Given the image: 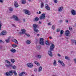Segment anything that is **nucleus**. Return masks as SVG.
<instances>
[{
  "instance_id": "obj_36",
  "label": "nucleus",
  "mask_w": 76,
  "mask_h": 76,
  "mask_svg": "<svg viewBox=\"0 0 76 76\" xmlns=\"http://www.w3.org/2000/svg\"><path fill=\"white\" fill-rule=\"evenodd\" d=\"M52 29H53V30H54L55 29V27L54 25L52 26Z\"/></svg>"
},
{
  "instance_id": "obj_11",
  "label": "nucleus",
  "mask_w": 76,
  "mask_h": 76,
  "mask_svg": "<svg viewBox=\"0 0 76 76\" xmlns=\"http://www.w3.org/2000/svg\"><path fill=\"white\" fill-rule=\"evenodd\" d=\"M69 33L70 32L69 30H66V33H65V35L66 36H69Z\"/></svg>"
},
{
  "instance_id": "obj_23",
  "label": "nucleus",
  "mask_w": 76,
  "mask_h": 76,
  "mask_svg": "<svg viewBox=\"0 0 76 76\" xmlns=\"http://www.w3.org/2000/svg\"><path fill=\"white\" fill-rule=\"evenodd\" d=\"M21 3L22 4H25L26 3V0H21Z\"/></svg>"
},
{
  "instance_id": "obj_37",
  "label": "nucleus",
  "mask_w": 76,
  "mask_h": 76,
  "mask_svg": "<svg viewBox=\"0 0 76 76\" xmlns=\"http://www.w3.org/2000/svg\"><path fill=\"white\" fill-rule=\"evenodd\" d=\"M69 30L70 31H72V29H73L72 28L71 26H70L69 28Z\"/></svg>"
},
{
  "instance_id": "obj_26",
  "label": "nucleus",
  "mask_w": 76,
  "mask_h": 76,
  "mask_svg": "<svg viewBox=\"0 0 76 76\" xmlns=\"http://www.w3.org/2000/svg\"><path fill=\"white\" fill-rule=\"evenodd\" d=\"M45 44H46V45H50V43H49V42H48L47 41H46Z\"/></svg>"
},
{
  "instance_id": "obj_32",
  "label": "nucleus",
  "mask_w": 76,
  "mask_h": 76,
  "mask_svg": "<svg viewBox=\"0 0 76 76\" xmlns=\"http://www.w3.org/2000/svg\"><path fill=\"white\" fill-rule=\"evenodd\" d=\"M63 33H64V31L63 30H61L60 32V34L61 35H63Z\"/></svg>"
},
{
  "instance_id": "obj_47",
  "label": "nucleus",
  "mask_w": 76,
  "mask_h": 76,
  "mask_svg": "<svg viewBox=\"0 0 76 76\" xmlns=\"http://www.w3.org/2000/svg\"><path fill=\"white\" fill-rule=\"evenodd\" d=\"M25 34H25V35H27V37H30V35H29V34H26V33H25Z\"/></svg>"
},
{
  "instance_id": "obj_20",
  "label": "nucleus",
  "mask_w": 76,
  "mask_h": 76,
  "mask_svg": "<svg viewBox=\"0 0 76 76\" xmlns=\"http://www.w3.org/2000/svg\"><path fill=\"white\" fill-rule=\"evenodd\" d=\"M13 71H10L9 72V74L10 75V76H12L13 75Z\"/></svg>"
},
{
  "instance_id": "obj_2",
  "label": "nucleus",
  "mask_w": 76,
  "mask_h": 76,
  "mask_svg": "<svg viewBox=\"0 0 76 76\" xmlns=\"http://www.w3.org/2000/svg\"><path fill=\"white\" fill-rule=\"evenodd\" d=\"M37 26L38 25H36L35 24H34L33 25L34 31V32H36L37 33H38V32H39V30L38 29H37Z\"/></svg>"
},
{
  "instance_id": "obj_40",
  "label": "nucleus",
  "mask_w": 76,
  "mask_h": 76,
  "mask_svg": "<svg viewBox=\"0 0 76 76\" xmlns=\"http://www.w3.org/2000/svg\"><path fill=\"white\" fill-rule=\"evenodd\" d=\"M21 31L22 32H26V30L23 29H22Z\"/></svg>"
},
{
  "instance_id": "obj_19",
  "label": "nucleus",
  "mask_w": 76,
  "mask_h": 76,
  "mask_svg": "<svg viewBox=\"0 0 76 76\" xmlns=\"http://www.w3.org/2000/svg\"><path fill=\"white\" fill-rule=\"evenodd\" d=\"M2 35H6V31H3L2 32Z\"/></svg>"
},
{
  "instance_id": "obj_51",
  "label": "nucleus",
  "mask_w": 76,
  "mask_h": 76,
  "mask_svg": "<svg viewBox=\"0 0 76 76\" xmlns=\"http://www.w3.org/2000/svg\"><path fill=\"white\" fill-rule=\"evenodd\" d=\"M1 24H0V31L1 30Z\"/></svg>"
},
{
  "instance_id": "obj_25",
  "label": "nucleus",
  "mask_w": 76,
  "mask_h": 76,
  "mask_svg": "<svg viewBox=\"0 0 76 76\" xmlns=\"http://www.w3.org/2000/svg\"><path fill=\"white\" fill-rule=\"evenodd\" d=\"M44 3L43 2H42L41 3V9H42L43 8V7H44Z\"/></svg>"
},
{
  "instance_id": "obj_41",
  "label": "nucleus",
  "mask_w": 76,
  "mask_h": 76,
  "mask_svg": "<svg viewBox=\"0 0 76 76\" xmlns=\"http://www.w3.org/2000/svg\"><path fill=\"white\" fill-rule=\"evenodd\" d=\"M72 41L74 43H76V41L75 40H72Z\"/></svg>"
},
{
  "instance_id": "obj_64",
  "label": "nucleus",
  "mask_w": 76,
  "mask_h": 76,
  "mask_svg": "<svg viewBox=\"0 0 76 76\" xmlns=\"http://www.w3.org/2000/svg\"><path fill=\"white\" fill-rule=\"evenodd\" d=\"M10 66H12V65H10Z\"/></svg>"
},
{
  "instance_id": "obj_9",
  "label": "nucleus",
  "mask_w": 76,
  "mask_h": 76,
  "mask_svg": "<svg viewBox=\"0 0 76 76\" xmlns=\"http://www.w3.org/2000/svg\"><path fill=\"white\" fill-rule=\"evenodd\" d=\"M45 7L46 10H50V8L48 7V4H46Z\"/></svg>"
},
{
  "instance_id": "obj_62",
  "label": "nucleus",
  "mask_w": 76,
  "mask_h": 76,
  "mask_svg": "<svg viewBox=\"0 0 76 76\" xmlns=\"http://www.w3.org/2000/svg\"><path fill=\"white\" fill-rule=\"evenodd\" d=\"M8 64H10V63L9 61H8Z\"/></svg>"
},
{
  "instance_id": "obj_33",
  "label": "nucleus",
  "mask_w": 76,
  "mask_h": 76,
  "mask_svg": "<svg viewBox=\"0 0 76 76\" xmlns=\"http://www.w3.org/2000/svg\"><path fill=\"white\" fill-rule=\"evenodd\" d=\"M19 34H20V35H22V34H26L25 32H20Z\"/></svg>"
},
{
  "instance_id": "obj_49",
  "label": "nucleus",
  "mask_w": 76,
  "mask_h": 76,
  "mask_svg": "<svg viewBox=\"0 0 76 76\" xmlns=\"http://www.w3.org/2000/svg\"><path fill=\"white\" fill-rule=\"evenodd\" d=\"M7 67H10V65H7Z\"/></svg>"
},
{
  "instance_id": "obj_63",
  "label": "nucleus",
  "mask_w": 76,
  "mask_h": 76,
  "mask_svg": "<svg viewBox=\"0 0 76 76\" xmlns=\"http://www.w3.org/2000/svg\"><path fill=\"white\" fill-rule=\"evenodd\" d=\"M29 1L31 2V0H28Z\"/></svg>"
},
{
  "instance_id": "obj_17",
  "label": "nucleus",
  "mask_w": 76,
  "mask_h": 76,
  "mask_svg": "<svg viewBox=\"0 0 76 76\" xmlns=\"http://www.w3.org/2000/svg\"><path fill=\"white\" fill-rule=\"evenodd\" d=\"M34 63H35V64L37 65V66H40V64L37 61H35L34 62Z\"/></svg>"
},
{
  "instance_id": "obj_10",
  "label": "nucleus",
  "mask_w": 76,
  "mask_h": 76,
  "mask_svg": "<svg viewBox=\"0 0 76 76\" xmlns=\"http://www.w3.org/2000/svg\"><path fill=\"white\" fill-rule=\"evenodd\" d=\"M24 13H25V14L26 15H29V11L26 10H24Z\"/></svg>"
},
{
  "instance_id": "obj_58",
  "label": "nucleus",
  "mask_w": 76,
  "mask_h": 76,
  "mask_svg": "<svg viewBox=\"0 0 76 76\" xmlns=\"http://www.w3.org/2000/svg\"><path fill=\"white\" fill-rule=\"evenodd\" d=\"M23 20L24 22H25V19H23Z\"/></svg>"
},
{
  "instance_id": "obj_8",
  "label": "nucleus",
  "mask_w": 76,
  "mask_h": 76,
  "mask_svg": "<svg viewBox=\"0 0 76 76\" xmlns=\"http://www.w3.org/2000/svg\"><path fill=\"white\" fill-rule=\"evenodd\" d=\"M58 63H60L61 65H62L63 66H65V65L64 64V63H63V62L62 61H61L60 60H58Z\"/></svg>"
},
{
  "instance_id": "obj_6",
  "label": "nucleus",
  "mask_w": 76,
  "mask_h": 76,
  "mask_svg": "<svg viewBox=\"0 0 76 76\" xmlns=\"http://www.w3.org/2000/svg\"><path fill=\"white\" fill-rule=\"evenodd\" d=\"M12 18H13V19H14V20H16V21H18V20H19V19H18V18L17 17V16L15 15H13L12 17Z\"/></svg>"
},
{
  "instance_id": "obj_31",
  "label": "nucleus",
  "mask_w": 76,
  "mask_h": 76,
  "mask_svg": "<svg viewBox=\"0 0 76 76\" xmlns=\"http://www.w3.org/2000/svg\"><path fill=\"white\" fill-rule=\"evenodd\" d=\"M36 48H37V49H39V50L40 48H41V46H37L36 47Z\"/></svg>"
},
{
  "instance_id": "obj_12",
  "label": "nucleus",
  "mask_w": 76,
  "mask_h": 76,
  "mask_svg": "<svg viewBox=\"0 0 76 76\" xmlns=\"http://www.w3.org/2000/svg\"><path fill=\"white\" fill-rule=\"evenodd\" d=\"M71 13L73 15H76V12L75 11L73 10H72L71 11Z\"/></svg>"
},
{
  "instance_id": "obj_29",
  "label": "nucleus",
  "mask_w": 76,
  "mask_h": 76,
  "mask_svg": "<svg viewBox=\"0 0 76 76\" xmlns=\"http://www.w3.org/2000/svg\"><path fill=\"white\" fill-rule=\"evenodd\" d=\"M53 65H54V66H56V60L54 61V62L53 63Z\"/></svg>"
},
{
  "instance_id": "obj_21",
  "label": "nucleus",
  "mask_w": 76,
  "mask_h": 76,
  "mask_svg": "<svg viewBox=\"0 0 76 76\" xmlns=\"http://www.w3.org/2000/svg\"><path fill=\"white\" fill-rule=\"evenodd\" d=\"M4 75L6 76H10L9 74V72H7L6 73H4Z\"/></svg>"
},
{
  "instance_id": "obj_34",
  "label": "nucleus",
  "mask_w": 76,
  "mask_h": 76,
  "mask_svg": "<svg viewBox=\"0 0 76 76\" xmlns=\"http://www.w3.org/2000/svg\"><path fill=\"white\" fill-rule=\"evenodd\" d=\"M12 69H16V66L15 65L13 66H12Z\"/></svg>"
},
{
  "instance_id": "obj_1",
  "label": "nucleus",
  "mask_w": 76,
  "mask_h": 76,
  "mask_svg": "<svg viewBox=\"0 0 76 76\" xmlns=\"http://www.w3.org/2000/svg\"><path fill=\"white\" fill-rule=\"evenodd\" d=\"M54 47H55V46L54 44L51 45L50 47V50L48 51V54L50 57H53V53H52L51 51H53Z\"/></svg>"
},
{
  "instance_id": "obj_48",
  "label": "nucleus",
  "mask_w": 76,
  "mask_h": 76,
  "mask_svg": "<svg viewBox=\"0 0 76 76\" xmlns=\"http://www.w3.org/2000/svg\"><path fill=\"white\" fill-rule=\"evenodd\" d=\"M3 1H4V0H0V3H3Z\"/></svg>"
},
{
  "instance_id": "obj_15",
  "label": "nucleus",
  "mask_w": 76,
  "mask_h": 76,
  "mask_svg": "<svg viewBox=\"0 0 76 76\" xmlns=\"http://www.w3.org/2000/svg\"><path fill=\"white\" fill-rule=\"evenodd\" d=\"M26 73V72H22L21 73H20L19 74V76H23L22 75H25Z\"/></svg>"
},
{
  "instance_id": "obj_52",
  "label": "nucleus",
  "mask_w": 76,
  "mask_h": 76,
  "mask_svg": "<svg viewBox=\"0 0 76 76\" xmlns=\"http://www.w3.org/2000/svg\"><path fill=\"white\" fill-rule=\"evenodd\" d=\"M6 62L7 63H8V62L9 61L7 60H5Z\"/></svg>"
},
{
  "instance_id": "obj_39",
  "label": "nucleus",
  "mask_w": 76,
  "mask_h": 76,
  "mask_svg": "<svg viewBox=\"0 0 76 76\" xmlns=\"http://www.w3.org/2000/svg\"><path fill=\"white\" fill-rule=\"evenodd\" d=\"M60 29L59 28H58L56 31L57 32H60Z\"/></svg>"
},
{
  "instance_id": "obj_38",
  "label": "nucleus",
  "mask_w": 76,
  "mask_h": 76,
  "mask_svg": "<svg viewBox=\"0 0 76 76\" xmlns=\"http://www.w3.org/2000/svg\"><path fill=\"white\" fill-rule=\"evenodd\" d=\"M11 61L12 63H14L15 62V59H12Z\"/></svg>"
},
{
  "instance_id": "obj_4",
  "label": "nucleus",
  "mask_w": 76,
  "mask_h": 76,
  "mask_svg": "<svg viewBox=\"0 0 76 76\" xmlns=\"http://www.w3.org/2000/svg\"><path fill=\"white\" fill-rule=\"evenodd\" d=\"M26 66L28 67H30V68H32L34 67V64L32 63H28L26 64Z\"/></svg>"
},
{
  "instance_id": "obj_61",
  "label": "nucleus",
  "mask_w": 76,
  "mask_h": 76,
  "mask_svg": "<svg viewBox=\"0 0 76 76\" xmlns=\"http://www.w3.org/2000/svg\"><path fill=\"white\" fill-rule=\"evenodd\" d=\"M37 36H38V37H39V34H38L37 35Z\"/></svg>"
},
{
  "instance_id": "obj_5",
  "label": "nucleus",
  "mask_w": 76,
  "mask_h": 76,
  "mask_svg": "<svg viewBox=\"0 0 76 76\" xmlns=\"http://www.w3.org/2000/svg\"><path fill=\"white\" fill-rule=\"evenodd\" d=\"M45 14H43L41 15V16L39 17V18L40 19H45Z\"/></svg>"
},
{
  "instance_id": "obj_43",
  "label": "nucleus",
  "mask_w": 76,
  "mask_h": 76,
  "mask_svg": "<svg viewBox=\"0 0 76 76\" xmlns=\"http://www.w3.org/2000/svg\"><path fill=\"white\" fill-rule=\"evenodd\" d=\"M34 70L35 72H37V69L35 68L34 69Z\"/></svg>"
},
{
  "instance_id": "obj_42",
  "label": "nucleus",
  "mask_w": 76,
  "mask_h": 76,
  "mask_svg": "<svg viewBox=\"0 0 76 76\" xmlns=\"http://www.w3.org/2000/svg\"><path fill=\"white\" fill-rule=\"evenodd\" d=\"M12 47H17V45H13Z\"/></svg>"
},
{
  "instance_id": "obj_27",
  "label": "nucleus",
  "mask_w": 76,
  "mask_h": 76,
  "mask_svg": "<svg viewBox=\"0 0 76 76\" xmlns=\"http://www.w3.org/2000/svg\"><path fill=\"white\" fill-rule=\"evenodd\" d=\"M12 72L14 74L15 76L17 75V73H16V71H13Z\"/></svg>"
},
{
  "instance_id": "obj_56",
  "label": "nucleus",
  "mask_w": 76,
  "mask_h": 76,
  "mask_svg": "<svg viewBox=\"0 0 76 76\" xmlns=\"http://www.w3.org/2000/svg\"><path fill=\"white\" fill-rule=\"evenodd\" d=\"M41 11H39V14H41Z\"/></svg>"
},
{
  "instance_id": "obj_35",
  "label": "nucleus",
  "mask_w": 76,
  "mask_h": 76,
  "mask_svg": "<svg viewBox=\"0 0 76 76\" xmlns=\"http://www.w3.org/2000/svg\"><path fill=\"white\" fill-rule=\"evenodd\" d=\"M26 42L27 44H31V43L30 41H29V40H27Z\"/></svg>"
},
{
  "instance_id": "obj_13",
  "label": "nucleus",
  "mask_w": 76,
  "mask_h": 76,
  "mask_svg": "<svg viewBox=\"0 0 76 76\" xmlns=\"http://www.w3.org/2000/svg\"><path fill=\"white\" fill-rule=\"evenodd\" d=\"M10 37H9L7 39L5 40V41L7 42V43H9L10 42Z\"/></svg>"
},
{
  "instance_id": "obj_18",
  "label": "nucleus",
  "mask_w": 76,
  "mask_h": 76,
  "mask_svg": "<svg viewBox=\"0 0 76 76\" xmlns=\"http://www.w3.org/2000/svg\"><path fill=\"white\" fill-rule=\"evenodd\" d=\"M63 7H61L58 8V12H61L63 10Z\"/></svg>"
},
{
  "instance_id": "obj_3",
  "label": "nucleus",
  "mask_w": 76,
  "mask_h": 76,
  "mask_svg": "<svg viewBox=\"0 0 76 76\" xmlns=\"http://www.w3.org/2000/svg\"><path fill=\"white\" fill-rule=\"evenodd\" d=\"M39 43L40 44H41V45H44V42L43 38H40V40Z\"/></svg>"
},
{
  "instance_id": "obj_59",
  "label": "nucleus",
  "mask_w": 76,
  "mask_h": 76,
  "mask_svg": "<svg viewBox=\"0 0 76 76\" xmlns=\"http://www.w3.org/2000/svg\"><path fill=\"white\" fill-rule=\"evenodd\" d=\"M49 38H50V39H52V37L50 36L49 37Z\"/></svg>"
},
{
  "instance_id": "obj_28",
  "label": "nucleus",
  "mask_w": 76,
  "mask_h": 76,
  "mask_svg": "<svg viewBox=\"0 0 76 76\" xmlns=\"http://www.w3.org/2000/svg\"><path fill=\"white\" fill-rule=\"evenodd\" d=\"M37 58L40 59L41 58V56L40 55H38L37 56Z\"/></svg>"
},
{
  "instance_id": "obj_55",
  "label": "nucleus",
  "mask_w": 76,
  "mask_h": 76,
  "mask_svg": "<svg viewBox=\"0 0 76 76\" xmlns=\"http://www.w3.org/2000/svg\"><path fill=\"white\" fill-rule=\"evenodd\" d=\"M65 22H66V23H67V22H68V20H65Z\"/></svg>"
},
{
  "instance_id": "obj_14",
  "label": "nucleus",
  "mask_w": 76,
  "mask_h": 76,
  "mask_svg": "<svg viewBox=\"0 0 76 76\" xmlns=\"http://www.w3.org/2000/svg\"><path fill=\"white\" fill-rule=\"evenodd\" d=\"M10 51L12 52V53H16V50L13 48H12L11 49Z\"/></svg>"
},
{
  "instance_id": "obj_24",
  "label": "nucleus",
  "mask_w": 76,
  "mask_h": 76,
  "mask_svg": "<svg viewBox=\"0 0 76 76\" xmlns=\"http://www.w3.org/2000/svg\"><path fill=\"white\" fill-rule=\"evenodd\" d=\"M39 20V18L38 17H36L35 19L34 20V21L35 22H37Z\"/></svg>"
},
{
  "instance_id": "obj_22",
  "label": "nucleus",
  "mask_w": 76,
  "mask_h": 76,
  "mask_svg": "<svg viewBox=\"0 0 76 76\" xmlns=\"http://www.w3.org/2000/svg\"><path fill=\"white\" fill-rule=\"evenodd\" d=\"M42 71V66H40L38 69V72H41Z\"/></svg>"
},
{
  "instance_id": "obj_7",
  "label": "nucleus",
  "mask_w": 76,
  "mask_h": 76,
  "mask_svg": "<svg viewBox=\"0 0 76 76\" xmlns=\"http://www.w3.org/2000/svg\"><path fill=\"white\" fill-rule=\"evenodd\" d=\"M14 4L15 7H19V5H18V3L16 1H15L14 2Z\"/></svg>"
},
{
  "instance_id": "obj_44",
  "label": "nucleus",
  "mask_w": 76,
  "mask_h": 76,
  "mask_svg": "<svg viewBox=\"0 0 76 76\" xmlns=\"http://www.w3.org/2000/svg\"><path fill=\"white\" fill-rule=\"evenodd\" d=\"M65 59H66V60H68L69 59V58L67 56H66L65 57Z\"/></svg>"
},
{
  "instance_id": "obj_60",
  "label": "nucleus",
  "mask_w": 76,
  "mask_h": 76,
  "mask_svg": "<svg viewBox=\"0 0 76 76\" xmlns=\"http://www.w3.org/2000/svg\"><path fill=\"white\" fill-rule=\"evenodd\" d=\"M63 22V20H60V22Z\"/></svg>"
},
{
  "instance_id": "obj_45",
  "label": "nucleus",
  "mask_w": 76,
  "mask_h": 76,
  "mask_svg": "<svg viewBox=\"0 0 76 76\" xmlns=\"http://www.w3.org/2000/svg\"><path fill=\"white\" fill-rule=\"evenodd\" d=\"M48 25H49V26H50V25H51V23H48Z\"/></svg>"
},
{
  "instance_id": "obj_46",
  "label": "nucleus",
  "mask_w": 76,
  "mask_h": 76,
  "mask_svg": "<svg viewBox=\"0 0 76 76\" xmlns=\"http://www.w3.org/2000/svg\"><path fill=\"white\" fill-rule=\"evenodd\" d=\"M54 1L55 3H56L57 2V0H54Z\"/></svg>"
},
{
  "instance_id": "obj_16",
  "label": "nucleus",
  "mask_w": 76,
  "mask_h": 76,
  "mask_svg": "<svg viewBox=\"0 0 76 76\" xmlns=\"http://www.w3.org/2000/svg\"><path fill=\"white\" fill-rule=\"evenodd\" d=\"M12 41H13V42H14L16 43V44H18V41H17V40L15 39H13L12 40Z\"/></svg>"
},
{
  "instance_id": "obj_50",
  "label": "nucleus",
  "mask_w": 76,
  "mask_h": 76,
  "mask_svg": "<svg viewBox=\"0 0 76 76\" xmlns=\"http://www.w3.org/2000/svg\"><path fill=\"white\" fill-rule=\"evenodd\" d=\"M1 42H3V41L2 40H0V43H1Z\"/></svg>"
},
{
  "instance_id": "obj_57",
  "label": "nucleus",
  "mask_w": 76,
  "mask_h": 76,
  "mask_svg": "<svg viewBox=\"0 0 76 76\" xmlns=\"http://www.w3.org/2000/svg\"><path fill=\"white\" fill-rule=\"evenodd\" d=\"M58 56H59V57H60V54H58Z\"/></svg>"
},
{
  "instance_id": "obj_53",
  "label": "nucleus",
  "mask_w": 76,
  "mask_h": 76,
  "mask_svg": "<svg viewBox=\"0 0 76 76\" xmlns=\"http://www.w3.org/2000/svg\"><path fill=\"white\" fill-rule=\"evenodd\" d=\"M12 26H14L15 27V25L14 24H12Z\"/></svg>"
},
{
  "instance_id": "obj_54",
  "label": "nucleus",
  "mask_w": 76,
  "mask_h": 76,
  "mask_svg": "<svg viewBox=\"0 0 76 76\" xmlns=\"http://www.w3.org/2000/svg\"><path fill=\"white\" fill-rule=\"evenodd\" d=\"M39 24H41L42 23L40 21H39Z\"/></svg>"
},
{
  "instance_id": "obj_30",
  "label": "nucleus",
  "mask_w": 76,
  "mask_h": 76,
  "mask_svg": "<svg viewBox=\"0 0 76 76\" xmlns=\"http://www.w3.org/2000/svg\"><path fill=\"white\" fill-rule=\"evenodd\" d=\"M9 10L10 12H12L13 9L12 8L10 7L9 8Z\"/></svg>"
}]
</instances>
